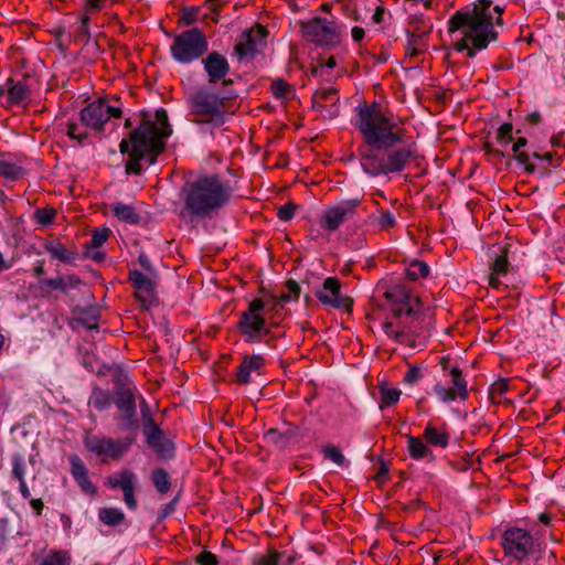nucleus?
<instances>
[{
	"mask_svg": "<svg viewBox=\"0 0 565 565\" xmlns=\"http://www.w3.org/2000/svg\"><path fill=\"white\" fill-rule=\"evenodd\" d=\"M7 93H8V105H19L22 104L30 96V89L28 85L22 82H14L9 78L7 81Z\"/></svg>",
	"mask_w": 565,
	"mask_h": 565,
	"instance_id": "31",
	"label": "nucleus"
},
{
	"mask_svg": "<svg viewBox=\"0 0 565 565\" xmlns=\"http://www.w3.org/2000/svg\"><path fill=\"white\" fill-rule=\"evenodd\" d=\"M422 377V371L418 366H411L404 376V382L413 385Z\"/></svg>",
	"mask_w": 565,
	"mask_h": 565,
	"instance_id": "56",
	"label": "nucleus"
},
{
	"mask_svg": "<svg viewBox=\"0 0 565 565\" xmlns=\"http://www.w3.org/2000/svg\"><path fill=\"white\" fill-rule=\"evenodd\" d=\"M66 135L72 139H76L78 141L84 140L87 137V134L81 129L78 124L76 122H67L65 128Z\"/></svg>",
	"mask_w": 565,
	"mask_h": 565,
	"instance_id": "53",
	"label": "nucleus"
},
{
	"mask_svg": "<svg viewBox=\"0 0 565 565\" xmlns=\"http://www.w3.org/2000/svg\"><path fill=\"white\" fill-rule=\"evenodd\" d=\"M385 9L383 7H377L372 15V21L375 24H380L384 21Z\"/></svg>",
	"mask_w": 565,
	"mask_h": 565,
	"instance_id": "63",
	"label": "nucleus"
},
{
	"mask_svg": "<svg viewBox=\"0 0 565 565\" xmlns=\"http://www.w3.org/2000/svg\"><path fill=\"white\" fill-rule=\"evenodd\" d=\"M361 199L353 198L327 207L320 216V225L324 231L335 232L345 221L355 215Z\"/></svg>",
	"mask_w": 565,
	"mask_h": 565,
	"instance_id": "12",
	"label": "nucleus"
},
{
	"mask_svg": "<svg viewBox=\"0 0 565 565\" xmlns=\"http://www.w3.org/2000/svg\"><path fill=\"white\" fill-rule=\"evenodd\" d=\"M393 318L392 321L383 323V330L388 337L397 342H404L408 339L409 334L416 333V330L413 329L412 326L404 323L402 309H394Z\"/></svg>",
	"mask_w": 565,
	"mask_h": 565,
	"instance_id": "24",
	"label": "nucleus"
},
{
	"mask_svg": "<svg viewBox=\"0 0 565 565\" xmlns=\"http://www.w3.org/2000/svg\"><path fill=\"white\" fill-rule=\"evenodd\" d=\"M316 296L324 306L333 309H350L352 306V300L341 295L340 281L334 277H328Z\"/></svg>",
	"mask_w": 565,
	"mask_h": 565,
	"instance_id": "20",
	"label": "nucleus"
},
{
	"mask_svg": "<svg viewBox=\"0 0 565 565\" xmlns=\"http://www.w3.org/2000/svg\"><path fill=\"white\" fill-rule=\"evenodd\" d=\"M29 499L32 509L36 512L38 515H40L44 508L43 501L41 499H31V497Z\"/></svg>",
	"mask_w": 565,
	"mask_h": 565,
	"instance_id": "64",
	"label": "nucleus"
},
{
	"mask_svg": "<svg viewBox=\"0 0 565 565\" xmlns=\"http://www.w3.org/2000/svg\"><path fill=\"white\" fill-rule=\"evenodd\" d=\"M106 4V0H85L84 12L76 28V38L79 40H88L90 38L89 32V19L95 12L102 10Z\"/></svg>",
	"mask_w": 565,
	"mask_h": 565,
	"instance_id": "25",
	"label": "nucleus"
},
{
	"mask_svg": "<svg viewBox=\"0 0 565 565\" xmlns=\"http://www.w3.org/2000/svg\"><path fill=\"white\" fill-rule=\"evenodd\" d=\"M371 223L381 231H387L395 226L396 217L391 211H381L379 215H370Z\"/></svg>",
	"mask_w": 565,
	"mask_h": 565,
	"instance_id": "38",
	"label": "nucleus"
},
{
	"mask_svg": "<svg viewBox=\"0 0 565 565\" xmlns=\"http://www.w3.org/2000/svg\"><path fill=\"white\" fill-rule=\"evenodd\" d=\"M515 159L525 167L526 172L532 173L534 172L535 168L534 166L529 163L530 154L526 152H518L515 153Z\"/></svg>",
	"mask_w": 565,
	"mask_h": 565,
	"instance_id": "59",
	"label": "nucleus"
},
{
	"mask_svg": "<svg viewBox=\"0 0 565 565\" xmlns=\"http://www.w3.org/2000/svg\"><path fill=\"white\" fill-rule=\"evenodd\" d=\"M79 115L83 125L94 130H100L110 118L121 116V108L110 105L107 99H98L83 108Z\"/></svg>",
	"mask_w": 565,
	"mask_h": 565,
	"instance_id": "11",
	"label": "nucleus"
},
{
	"mask_svg": "<svg viewBox=\"0 0 565 565\" xmlns=\"http://www.w3.org/2000/svg\"><path fill=\"white\" fill-rule=\"evenodd\" d=\"M426 443L430 446L446 448L449 444V434L437 429L435 426L428 424L424 431Z\"/></svg>",
	"mask_w": 565,
	"mask_h": 565,
	"instance_id": "32",
	"label": "nucleus"
},
{
	"mask_svg": "<svg viewBox=\"0 0 565 565\" xmlns=\"http://www.w3.org/2000/svg\"><path fill=\"white\" fill-rule=\"evenodd\" d=\"M56 211L54 209H39L34 213V218L38 222V224L46 226L52 223Z\"/></svg>",
	"mask_w": 565,
	"mask_h": 565,
	"instance_id": "50",
	"label": "nucleus"
},
{
	"mask_svg": "<svg viewBox=\"0 0 565 565\" xmlns=\"http://www.w3.org/2000/svg\"><path fill=\"white\" fill-rule=\"evenodd\" d=\"M507 273H508V259H507L505 253H503L501 255H497V257L493 262L491 275L489 277V285L493 288H499V286L501 284L500 277L504 276Z\"/></svg>",
	"mask_w": 565,
	"mask_h": 565,
	"instance_id": "34",
	"label": "nucleus"
},
{
	"mask_svg": "<svg viewBox=\"0 0 565 565\" xmlns=\"http://www.w3.org/2000/svg\"><path fill=\"white\" fill-rule=\"evenodd\" d=\"M196 562L200 565H217V557L213 553L204 551L198 555Z\"/></svg>",
	"mask_w": 565,
	"mask_h": 565,
	"instance_id": "57",
	"label": "nucleus"
},
{
	"mask_svg": "<svg viewBox=\"0 0 565 565\" xmlns=\"http://www.w3.org/2000/svg\"><path fill=\"white\" fill-rule=\"evenodd\" d=\"M138 263L149 274H153L154 273V268H153L150 259L148 258V256L145 253H140L139 254Z\"/></svg>",
	"mask_w": 565,
	"mask_h": 565,
	"instance_id": "61",
	"label": "nucleus"
},
{
	"mask_svg": "<svg viewBox=\"0 0 565 565\" xmlns=\"http://www.w3.org/2000/svg\"><path fill=\"white\" fill-rule=\"evenodd\" d=\"M513 127L509 122H504L498 130V141L501 146H508L512 141Z\"/></svg>",
	"mask_w": 565,
	"mask_h": 565,
	"instance_id": "51",
	"label": "nucleus"
},
{
	"mask_svg": "<svg viewBox=\"0 0 565 565\" xmlns=\"http://www.w3.org/2000/svg\"><path fill=\"white\" fill-rule=\"evenodd\" d=\"M99 520L110 526H116L125 520V513L118 508H104L99 510Z\"/></svg>",
	"mask_w": 565,
	"mask_h": 565,
	"instance_id": "37",
	"label": "nucleus"
},
{
	"mask_svg": "<svg viewBox=\"0 0 565 565\" xmlns=\"http://www.w3.org/2000/svg\"><path fill=\"white\" fill-rule=\"evenodd\" d=\"M90 403L98 411H106L111 405V398L110 395L105 391H95L92 396Z\"/></svg>",
	"mask_w": 565,
	"mask_h": 565,
	"instance_id": "48",
	"label": "nucleus"
},
{
	"mask_svg": "<svg viewBox=\"0 0 565 565\" xmlns=\"http://www.w3.org/2000/svg\"><path fill=\"white\" fill-rule=\"evenodd\" d=\"M271 93L276 98L289 99L294 95L291 86L281 78L271 82Z\"/></svg>",
	"mask_w": 565,
	"mask_h": 565,
	"instance_id": "43",
	"label": "nucleus"
},
{
	"mask_svg": "<svg viewBox=\"0 0 565 565\" xmlns=\"http://www.w3.org/2000/svg\"><path fill=\"white\" fill-rule=\"evenodd\" d=\"M129 280L136 289V297L141 306L149 309L156 301L154 284L152 279L141 271L134 269L129 273Z\"/></svg>",
	"mask_w": 565,
	"mask_h": 565,
	"instance_id": "22",
	"label": "nucleus"
},
{
	"mask_svg": "<svg viewBox=\"0 0 565 565\" xmlns=\"http://www.w3.org/2000/svg\"><path fill=\"white\" fill-rule=\"evenodd\" d=\"M505 556L523 562L540 552V542L526 530L521 527L507 529L501 537Z\"/></svg>",
	"mask_w": 565,
	"mask_h": 565,
	"instance_id": "7",
	"label": "nucleus"
},
{
	"mask_svg": "<svg viewBox=\"0 0 565 565\" xmlns=\"http://www.w3.org/2000/svg\"><path fill=\"white\" fill-rule=\"evenodd\" d=\"M407 451L415 460L427 459L433 461L435 459L434 452L419 437L408 435L407 437Z\"/></svg>",
	"mask_w": 565,
	"mask_h": 565,
	"instance_id": "30",
	"label": "nucleus"
},
{
	"mask_svg": "<svg viewBox=\"0 0 565 565\" xmlns=\"http://www.w3.org/2000/svg\"><path fill=\"white\" fill-rule=\"evenodd\" d=\"M407 14V24L411 33L428 35L433 30V23L428 17L416 8H404Z\"/></svg>",
	"mask_w": 565,
	"mask_h": 565,
	"instance_id": "26",
	"label": "nucleus"
},
{
	"mask_svg": "<svg viewBox=\"0 0 565 565\" xmlns=\"http://www.w3.org/2000/svg\"><path fill=\"white\" fill-rule=\"evenodd\" d=\"M296 212V205L294 203H287L278 209L277 215L281 221H290Z\"/></svg>",
	"mask_w": 565,
	"mask_h": 565,
	"instance_id": "54",
	"label": "nucleus"
},
{
	"mask_svg": "<svg viewBox=\"0 0 565 565\" xmlns=\"http://www.w3.org/2000/svg\"><path fill=\"white\" fill-rule=\"evenodd\" d=\"M113 211L118 220L129 224H138L140 221V215L132 205L117 202L113 204Z\"/></svg>",
	"mask_w": 565,
	"mask_h": 565,
	"instance_id": "33",
	"label": "nucleus"
},
{
	"mask_svg": "<svg viewBox=\"0 0 565 565\" xmlns=\"http://www.w3.org/2000/svg\"><path fill=\"white\" fill-rule=\"evenodd\" d=\"M46 250L52 257L60 259L64 263H70L75 259V254L68 252L60 242H51L46 245Z\"/></svg>",
	"mask_w": 565,
	"mask_h": 565,
	"instance_id": "40",
	"label": "nucleus"
},
{
	"mask_svg": "<svg viewBox=\"0 0 565 565\" xmlns=\"http://www.w3.org/2000/svg\"><path fill=\"white\" fill-rule=\"evenodd\" d=\"M265 36L266 31L262 26L244 32L241 40L235 45V52L238 58L244 60L258 53L265 45Z\"/></svg>",
	"mask_w": 565,
	"mask_h": 565,
	"instance_id": "21",
	"label": "nucleus"
},
{
	"mask_svg": "<svg viewBox=\"0 0 565 565\" xmlns=\"http://www.w3.org/2000/svg\"><path fill=\"white\" fill-rule=\"evenodd\" d=\"M147 445L162 459H170L174 455V445L167 438L163 431L154 423L148 420V426L143 428Z\"/></svg>",
	"mask_w": 565,
	"mask_h": 565,
	"instance_id": "17",
	"label": "nucleus"
},
{
	"mask_svg": "<svg viewBox=\"0 0 565 565\" xmlns=\"http://www.w3.org/2000/svg\"><path fill=\"white\" fill-rule=\"evenodd\" d=\"M263 365L264 358L260 355L245 356L236 373L237 381L242 384L249 383L252 372H258Z\"/></svg>",
	"mask_w": 565,
	"mask_h": 565,
	"instance_id": "29",
	"label": "nucleus"
},
{
	"mask_svg": "<svg viewBox=\"0 0 565 565\" xmlns=\"http://www.w3.org/2000/svg\"><path fill=\"white\" fill-rule=\"evenodd\" d=\"M70 461L72 465V476L81 489L88 494H95L96 487L89 480L88 470L84 462L77 456H72Z\"/></svg>",
	"mask_w": 565,
	"mask_h": 565,
	"instance_id": "28",
	"label": "nucleus"
},
{
	"mask_svg": "<svg viewBox=\"0 0 565 565\" xmlns=\"http://www.w3.org/2000/svg\"><path fill=\"white\" fill-rule=\"evenodd\" d=\"M384 289L383 295L394 309H402L406 311L407 317L415 315V306H420V300L412 296L411 291L403 285H390L381 287Z\"/></svg>",
	"mask_w": 565,
	"mask_h": 565,
	"instance_id": "15",
	"label": "nucleus"
},
{
	"mask_svg": "<svg viewBox=\"0 0 565 565\" xmlns=\"http://www.w3.org/2000/svg\"><path fill=\"white\" fill-rule=\"evenodd\" d=\"M401 390L395 387H390L387 385L380 386V395H381V408L384 406H392L399 401Z\"/></svg>",
	"mask_w": 565,
	"mask_h": 565,
	"instance_id": "41",
	"label": "nucleus"
},
{
	"mask_svg": "<svg viewBox=\"0 0 565 565\" xmlns=\"http://www.w3.org/2000/svg\"><path fill=\"white\" fill-rule=\"evenodd\" d=\"M204 71L207 75L209 83H222L224 86L233 83L232 79H226L231 72V66L227 58L221 53L213 51L202 60Z\"/></svg>",
	"mask_w": 565,
	"mask_h": 565,
	"instance_id": "16",
	"label": "nucleus"
},
{
	"mask_svg": "<svg viewBox=\"0 0 565 565\" xmlns=\"http://www.w3.org/2000/svg\"><path fill=\"white\" fill-rule=\"evenodd\" d=\"M115 404L124 413L122 426L127 429L138 426L135 391L128 386H119L115 392Z\"/></svg>",
	"mask_w": 565,
	"mask_h": 565,
	"instance_id": "19",
	"label": "nucleus"
},
{
	"mask_svg": "<svg viewBox=\"0 0 565 565\" xmlns=\"http://www.w3.org/2000/svg\"><path fill=\"white\" fill-rule=\"evenodd\" d=\"M254 565H294V558L284 552H274L262 556Z\"/></svg>",
	"mask_w": 565,
	"mask_h": 565,
	"instance_id": "36",
	"label": "nucleus"
},
{
	"mask_svg": "<svg viewBox=\"0 0 565 565\" xmlns=\"http://www.w3.org/2000/svg\"><path fill=\"white\" fill-rule=\"evenodd\" d=\"M81 284H82L81 278L75 275L51 278L46 281L47 287L55 289V290H62V291L75 289Z\"/></svg>",
	"mask_w": 565,
	"mask_h": 565,
	"instance_id": "35",
	"label": "nucleus"
},
{
	"mask_svg": "<svg viewBox=\"0 0 565 565\" xmlns=\"http://www.w3.org/2000/svg\"><path fill=\"white\" fill-rule=\"evenodd\" d=\"M106 484L111 489H120L124 493V502L129 510L138 507L135 492L138 484L137 475L130 469H121L107 478Z\"/></svg>",
	"mask_w": 565,
	"mask_h": 565,
	"instance_id": "14",
	"label": "nucleus"
},
{
	"mask_svg": "<svg viewBox=\"0 0 565 565\" xmlns=\"http://www.w3.org/2000/svg\"><path fill=\"white\" fill-rule=\"evenodd\" d=\"M450 383L451 387H447L441 382L434 385L433 392L438 401L445 404L455 402L457 398L466 401L469 396L468 383L462 376L460 369L452 367L450 370Z\"/></svg>",
	"mask_w": 565,
	"mask_h": 565,
	"instance_id": "13",
	"label": "nucleus"
},
{
	"mask_svg": "<svg viewBox=\"0 0 565 565\" xmlns=\"http://www.w3.org/2000/svg\"><path fill=\"white\" fill-rule=\"evenodd\" d=\"M209 49L204 32L198 28L181 32L171 45L172 57L182 64L200 58Z\"/></svg>",
	"mask_w": 565,
	"mask_h": 565,
	"instance_id": "6",
	"label": "nucleus"
},
{
	"mask_svg": "<svg viewBox=\"0 0 565 565\" xmlns=\"http://www.w3.org/2000/svg\"><path fill=\"white\" fill-rule=\"evenodd\" d=\"M354 126L364 140L358 148L361 167L371 177L399 172L415 156L412 146L392 149L401 142L402 132L393 113L379 103L360 104Z\"/></svg>",
	"mask_w": 565,
	"mask_h": 565,
	"instance_id": "1",
	"label": "nucleus"
},
{
	"mask_svg": "<svg viewBox=\"0 0 565 565\" xmlns=\"http://www.w3.org/2000/svg\"><path fill=\"white\" fill-rule=\"evenodd\" d=\"M178 501H179V498L175 497L173 500L166 503L159 512V519L164 520L166 518H168L175 510Z\"/></svg>",
	"mask_w": 565,
	"mask_h": 565,
	"instance_id": "58",
	"label": "nucleus"
},
{
	"mask_svg": "<svg viewBox=\"0 0 565 565\" xmlns=\"http://www.w3.org/2000/svg\"><path fill=\"white\" fill-rule=\"evenodd\" d=\"M40 565H71V556L65 551L49 553Z\"/></svg>",
	"mask_w": 565,
	"mask_h": 565,
	"instance_id": "45",
	"label": "nucleus"
},
{
	"mask_svg": "<svg viewBox=\"0 0 565 565\" xmlns=\"http://www.w3.org/2000/svg\"><path fill=\"white\" fill-rule=\"evenodd\" d=\"M151 481L157 491L161 494H166L170 490L171 482L169 473L162 468H157L152 471Z\"/></svg>",
	"mask_w": 565,
	"mask_h": 565,
	"instance_id": "39",
	"label": "nucleus"
},
{
	"mask_svg": "<svg viewBox=\"0 0 565 565\" xmlns=\"http://www.w3.org/2000/svg\"><path fill=\"white\" fill-rule=\"evenodd\" d=\"M183 212L191 218H212L232 198V190L227 181L216 174L198 178L184 190Z\"/></svg>",
	"mask_w": 565,
	"mask_h": 565,
	"instance_id": "4",
	"label": "nucleus"
},
{
	"mask_svg": "<svg viewBox=\"0 0 565 565\" xmlns=\"http://www.w3.org/2000/svg\"><path fill=\"white\" fill-rule=\"evenodd\" d=\"M503 11L502 7L492 6L491 0H477L458 10L448 21V33L456 51L466 52L472 58L497 41Z\"/></svg>",
	"mask_w": 565,
	"mask_h": 565,
	"instance_id": "2",
	"label": "nucleus"
},
{
	"mask_svg": "<svg viewBox=\"0 0 565 565\" xmlns=\"http://www.w3.org/2000/svg\"><path fill=\"white\" fill-rule=\"evenodd\" d=\"M324 457L340 467L347 466V460L341 450L333 446L328 445L322 449Z\"/></svg>",
	"mask_w": 565,
	"mask_h": 565,
	"instance_id": "47",
	"label": "nucleus"
},
{
	"mask_svg": "<svg viewBox=\"0 0 565 565\" xmlns=\"http://www.w3.org/2000/svg\"><path fill=\"white\" fill-rule=\"evenodd\" d=\"M407 277L412 280L427 277L429 274V267L426 263L414 260L405 269Z\"/></svg>",
	"mask_w": 565,
	"mask_h": 565,
	"instance_id": "44",
	"label": "nucleus"
},
{
	"mask_svg": "<svg viewBox=\"0 0 565 565\" xmlns=\"http://www.w3.org/2000/svg\"><path fill=\"white\" fill-rule=\"evenodd\" d=\"M156 119V121L143 120L131 132L129 139L121 140L119 145L120 152L129 153V160L126 164L128 173H140V161L145 160L149 166L153 164L157 156L163 150L164 139L172 132L167 111L163 108L158 109Z\"/></svg>",
	"mask_w": 565,
	"mask_h": 565,
	"instance_id": "3",
	"label": "nucleus"
},
{
	"mask_svg": "<svg viewBox=\"0 0 565 565\" xmlns=\"http://www.w3.org/2000/svg\"><path fill=\"white\" fill-rule=\"evenodd\" d=\"M509 390V381L507 379H499L490 386V395L492 398L502 397Z\"/></svg>",
	"mask_w": 565,
	"mask_h": 565,
	"instance_id": "52",
	"label": "nucleus"
},
{
	"mask_svg": "<svg viewBox=\"0 0 565 565\" xmlns=\"http://www.w3.org/2000/svg\"><path fill=\"white\" fill-rule=\"evenodd\" d=\"M339 94L334 87H320L312 96V107L323 118L332 119L339 115Z\"/></svg>",
	"mask_w": 565,
	"mask_h": 565,
	"instance_id": "18",
	"label": "nucleus"
},
{
	"mask_svg": "<svg viewBox=\"0 0 565 565\" xmlns=\"http://www.w3.org/2000/svg\"><path fill=\"white\" fill-rule=\"evenodd\" d=\"M422 3L425 9H430L433 4V0H404V8H416L418 9V4Z\"/></svg>",
	"mask_w": 565,
	"mask_h": 565,
	"instance_id": "62",
	"label": "nucleus"
},
{
	"mask_svg": "<svg viewBox=\"0 0 565 565\" xmlns=\"http://www.w3.org/2000/svg\"><path fill=\"white\" fill-rule=\"evenodd\" d=\"M232 96H220L205 88L196 89L189 98L191 114L200 116L195 124L211 125L213 128L222 126L227 118L224 102Z\"/></svg>",
	"mask_w": 565,
	"mask_h": 565,
	"instance_id": "5",
	"label": "nucleus"
},
{
	"mask_svg": "<svg viewBox=\"0 0 565 565\" xmlns=\"http://www.w3.org/2000/svg\"><path fill=\"white\" fill-rule=\"evenodd\" d=\"M418 308L419 306H415V315L413 317H407L406 311L403 310V321L405 324L412 326L413 329L416 330V333L409 334V337H416L419 335V329H418V321H419V315H418Z\"/></svg>",
	"mask_w": 565,
	"mask_h": 565,
	"instance_id": "55",
	"label": "nucleus"
},
{
	"mask_svg": "<svg viewBox=\"0 0 565 565\" xmlns=\"http://www.w3.org/2000/svg\"><path fill=\"white\" fill-rule=\"evenodd\" d=\"M26 173L25 158L12 153L0 154V175L7 180L17 181Z\"/></svg>",
	"mask_w": 565,
	"mask_h": 565,
	"instance_id": "23",
	"label": "nucleus"
},
{
	"mask_svg": "<svg viewBox=\"0 0 565 565\" xmlns=\"http://www.w3.org/2000/svg\"><path fill=\"white\" fill-rule=\"evenodd\" d=\"M287 294H282L281 296H275L273 297L274 307L279 305L280 302H289L291 300H297L300 295V286L295 280H288L287 281Z\"/></svg>",
	"mask_w": 565,
	"mask_h": 565,
	"instance_id": "42",
	"label": "nucleus"
},
{
	"mask_svg": "<svg viewBox=\"0 0 565 565\" xmlns=\"http://www.w3.org/2000/svg\"><path fill=\"white\" fill-rule=\"evenodd\" d=\"M11 478L19 482V491L23 499L31 497L30 489L25 481L26 462L22 454L15 452L11 456Z\"/></svg>",
	"mask_w": 565,
	"mask_h": 565,
	"instance_id": "27",
	"label": "nucleus"
},
{
	"mask_svg": "<svg viewBox=\"0 0 565 565\" xmlns=\"http://www.w3.org/2000/svg\"><path fill=\"white\" fill-rule=\"evenodd\" d=\"M407 36L406 51L411 55H417L422 51V42L425 35L411 33L409 29L405 30Z\"/></svg>",
	"mask_w": 565,
	"mask_h": 565,
	"instance_id": "46",
	"label": "nucleus"
},
{
	"mask_svg": "<svg viewBox=\"0 0 565 565\" xmlns=\"http://www.w3.org/2000/svg\"><path fill=\"white\" fill-rule=\"evenodd\" d=\"M198 9L189 8L183 11L182 20L186 25H190L196 21Z\"/></svg>",
	"mask_w": 565,
	"mask_h": 565,
	"instance_id": "60",
	"label": "nucleus"
},
{
	"mask_svg": "<svg viewBox=\"0 0 565 565\" xmlns=\"http://www.w3.org/2000/svg\"><path fill=\"white\" fill-rule=\"evenodd\" d=\"M266 303L262 299H254L248 309L241 313L238 321V330L245 337L248 343L259 342L264 337L269 333L263 311Z\"/></svg>",
	"mask_w": 565,
	"mask_h": 565,
	"instance_id": "8",
	"label": "nucleus"
},
{
	"mask_svg": "<svg viewBox=\"0 0 565 565\" xmlns=\"http://www.w3.org/2000/svg\"><path fill=\"white\" fill-rule=\"evenodd\" d=\"M132 439H114L104 435L86 434L84 437L85 447L95 456L102 458L103 462L108 460H120L129 450Z\"/></svg>",
	"mask_w": 565,
	"mask_h": 565,
	"instance_id": "10",
	"label": "nucleus"
},
{
	"mask_svg": "<svg viewBox=\"0 0 565 565\" xmlns=\"http://www.w3.org/2000/svg\"><path fill=\"white\" fill-rule=\"evenodd\" d=\"M110 230L109 228H97L93 232L92 238L87 244L88 248H98L100 247L109 237Z\"/></svg>",
	"mask_w": 565,
	"mask_h": 565,
	"instance_id": "49",
	"label": "nucleus"
},
{
	"mask_svg": "<svg viewBox=\"0 0 565 565\" xmlns=\"http://www.w3.org/2000/svg\"><path fill=\"white\" fill-rule=\"evenodd\" d=\"M303 36L322 47H333L341 42V30L334 20L315 17L301 24Z\"/></svg>",
	"mask_w": 565,
	"mask_h": 565,
	"instance_id": "9",
	"label": "nucleus"
}]
</instances>
